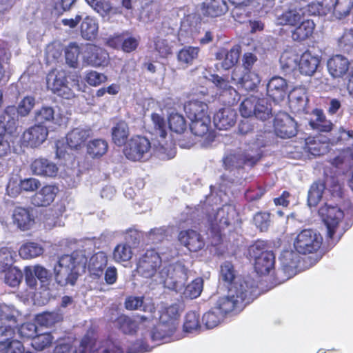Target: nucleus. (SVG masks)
<instances>
[{"label":"nucleus","mask_w":353,"mask_h":353,"mask_svg":"<svg viewBox=\"0 0 353 353\" xmlns=\"http://www.w3.org/2000/svg\"><path fill=\"white\" fill-rule=\"evenodd\" d=\"M161 259L154 250H149L139 259L138 272L145 278H150L158 284L175 292H180L188 279V268L180 262L163 266L159 271Z\"/></svg>","instance_id":"nucleus-1"},{"label":"nucleus","mask_w":353,"mask_h":353,"mask_svg":"<svg viewBox=\"0 0 353 353\" xmlns=\"http://www.w3.org/2000/svg\"><path fill=\"white\" fill-rule=\"evenodd\" d=\"M87 258L83 251L60 256L54 265L55 280L60 285H74L81 272L85 270Z\"/></svg>","instance_id":"nucleus-2"},{"label":"nucleus","mask_w":353,"mask_h":353,"mask_svg":"<svg viewBox=\"0 0 353 353\" xmlns=\"http://www.w3.org/2000/svg\"><path fill=\"white\" fill-rule=\"evenodd\" d=\"M252 293L250 285H243L236 283L230 287L228 294L220 297L214 306L225 316L231 312H239L252 301Z\"/></svg>","instance_id":"nucleus-3"},{"label":"nucleus","mask_w":353,"mask_h":353,"mask_svg":"<svg viewBox=\"0 0 353 353\" xmlns=\"http://www.w3.org/2000/svg\"><path fill=\"white\" fill-rule=\"evenodd\" d=\"M319 214L327 228V236L339 241L345 232L341 228L344 217L343 212L336 206L325 204L320 208Z\"/></svg>","instance_id":"nucleus-4"},{"label":"nucleus","mask_w":353,"mask_h":353,"mask_svg":"<svg viewBox=\"0 0 353 353\" xmlns=\"http://www.w3.org/2000/svg\"><path fill=\"white\" fill-rule=\"evenodd\" d=\"M323 243L320 233L310 229L301 231L294 239V247L300 254L314 253L319 250Z\"/></svg>","instance_id":"nucleus-5"},{"label":"nucleus","mask_w":353,"mask_h":353,"mask_svg":"<svg viewBox=\"0 0 353 353\" xmlns=\"http://www.w3.org/2000/svg\"><path fill=\"white\" fill-rule=\"evenodd\" d=\"M124 154L130 161H145L152 156L150 142L144 137H133L126 145Z\"/></svg>","instance_id":"nucleus-6"},{"label":"nucleus","mask_w":353,"mask_h":353,"mask_svg":"<svg viewBox=\"0 0 353 353\" xmlns=\"http://www.w3.org/2000/svg\"><path fill=\"white\" fill-rule=\"evenodd\" d=\"M48 88L54 94L64 99H70L74 93L67 81V73L64 70L50 73L47 77Z\"/></svg>","instance_id":"nucleus-7"},{"label":"nucleus","mask_w":353,"mask_h":353,"mask_svg":"<svg viewBox=\"0 0 353 353\" xmlns=\"http://www.w3.org/2000/svg\"><path fill=\"white\" fill-rule=\"evenodd\" d=\"M99 345L100 342L95 343L90 350L91 342L88 337H84L81 341L70 339H63L55 347L54 353H93Z\"/></svg>","instance_id":"nucleus-8"},{"label":"nucleus","mask_w":353,"mask_h":353,"mask_svg":"<svg viewBox=\"0 0 353 353\" xmlns=\"http://www.w3.org/2000/svg\"><path fill=\"white\" fill-rule=\"evenodd\" d=\"M201 24L192 20V17H188L183 19L181 24L179 35L180 37L192 38L197 39L201 45H206L211 42L213 39L212 34L209 30L204 31V35L199 37L201 34Z\"/></svg>","instance_id":"nucleus-9"},{"label":"nucleus","mask_w":353,"mask_h":353,"mask_svg":"<svg viewBox=\"0 0 353 353\" xmlns=\"http://www.w3.org/2000/svg\"><path fill=\"white\" fill-rule=\"evenodd\" d=\"M250 254L254 258V268L258 274H267L274 268V256L272 252L263 251L259 249L258 245H252Z\"/></svg>","instance_id":"nucleus-10"},{"label":"nucleus","mask_w":353,"mask_h":353,"mask_svg":"<svg viewBox=\"0 0 353 353\" xmlns=\"http://www.w3.org/2000/svg\"><path fill=\"white\" fill-rule=\"evenodd\" d=\"M274 129L278 137L288 139L296 134L297 124L289 114L281 112L276 114L274 119Z\"/></svg>","instance_id":"nucleus-11"},{"label":"nucleus","mask_w":353,"mask_h":353,"mask_svg":"<svg viewBox=\"0 0 353 353\" xmlns=\"http://www.w3.org/2000/svg\"><path fill=\"white\" fill-rule=\"evenodd\" d=\"M149 345L143 341H137L128 348L125 353H143L150 351ZM93 353H125L120 345L111 340L100 342V345Z\"/></svg>","instance_id":"nucleus-12"},{"label":"nucleus","mask_w":353,"mask_h":353,"mask_svg":"<svg viewBox=\"0 0 353 353\" xmlns=\"http://www.w3.org/2000/svg\"><path fill=\"white\" fill-rule=\"evenodd\" d=\"M234 212L233 207L224 205L217 210L213 217L211 215L208 216V221L210 227L211 233H214L219 239L221 236V230L230 225V213L233 214Z\"/></svg>","instance_id":"nucleus-13"},{"label":"nucleus","mask_w":353,"mask_h":353,"mask_svg":"<svg viewBox=\"0 0 353 353\" xmlns=\"http://www.w3.org/2000/svg\"><path fill=\"white\" fill-rule=\"evenodd\" d=\"M231 79L237 86L245 90H254L261 82V79L256 73L244 72L241 68H236L232 71Z\"/></svg>","instance_id":"nucleus-14"},{"label":"nucleus","mask_w":353,"mask_h":353,"mask_svg":"<svg viewBox=\"0 0 353 353\" xmlns=\"http://www.w3.org/2000/svg\"><path fill=\"white\" fill-rule=\"evenodd\" d=\"M83 61L88 65L99 68L107 66L109 63V54L103 48L92 44L86 46Z\"/></svg>","instance_id":"nucleus-15"},{"label":"nucleus","mask_w":353,"mask_h":353,"mask_svg":"<svg viewBox=\"0 0 353 353\" xmlns=\"http://www.w3.org/2000/svg\"><path fill=\"white\" fill-rule=\"evenodd\" d=\"M267 93L275 102L283 101L289 94L286 80L277 76L272 77L267 85Z\"/></svg>","instance_id":"nucleus-16"},{"label":"nucleus","mask_w":353,"mask_h":353,"mask_svg":"<svg viewBox=\"0 0 353 353\" xmlns=\"http://www.w3.org/2000/svg\"><path fill=\"white\" fill-rule=\"evenodd\" d=\"M91 136L92 130L90 128L82 126L75 128L68 133L66 136L67 144L70 149H81Z\"/></svg>","instance_id":"nucleus-17"},{"label":"nucleus","mask_w":353,"mask_h":353,"mask_svg":"<svg viewBox=\"0 0 353 353\" xmlns=\"http://www.w3.org/2000/svg\"><path fill=\"white\" fill-rule=\"evenodd\" d=\"M190 130L192 132L198 137H205L204 145H208L212 140L210 117H204L200 119H192Z\"/></svg>","instance_id":"nucleus-18"},{"label":"nucleus","mask_w":353,"mask_h":353,"mask_svg":"<svg viewBox=\"0 0 353 353\" xmlns=\"http://www.w3.org/2000/svg\"><path fill=\"white\" fill-rule=\"evenodd\" d=\"M48 131L42 125H35L23 134L22 139L28 145L33 148L41 145L47 138Z\"/></svg>","instance_id":"nucleus-19"},{"label":"nucleus","mask_w":353,"mask_h":353,"mask_svg":"<svg viewBox=\"0 0 353 353\" xmlns=\"http://www.w3.org/2000/svg\"><path fill=\"white\" fill-rule=\"evenodd\" d=\"M58 192L57 186L46 185L32 196L31 202L35 206H48L54 201Z\"/></svg>","instance_id":"nucleus-20"},{"label":"nucleus","mask_w":353,"mask_h":353,"mask_svg":"<svg viewBox=\"0 0 353 353\" xmlns=\"http://www.w3.org/2000/svg\"><path fill=\"white\" fill-rule=\"evenodd\" d=\"M178 238L181 243L192 252H197L204 246L203 238L195 230H188L181 231Z\"/></svg>","instance_id":"nucleus-21"},{"label":"nucleus","mask_w":353,"mask_h":353,"mask_svg":"<svg viewBox=\"0 0 353 353\" xmlns=\"http://www.w3.org/2000/svg\"><path fill=\"white\" fill-rule=\"evenodd\" d=\"M24 272L26 281L32 288L37 285V279L44 283L48 282L50 277L48 270L39 265L26 267Z\"/></svg>","instance_id":"nucleus-22"},{"label":"nucleus","mask_w":353,"mask_h":353,"mask_svg":"<svg viewBox=\"0 0 353 353\" xmlns=\"http://www.w3.org/2000/svg\"><path fill=\"white\" fill-rule=\"evenodd\" d=\"M320 62L321 59L318 55L306 51L300 57L298 70L303 75L312 76L316 71Z\"/></svg>","instance_id":"nucleus-23"},{"label":"nucleus","mask_w":353,"mask_h":353,"mask_svg":"<svg viewBox=\"0 0 353 353\" xmlns=\"http://www.w3.org/2000/svg\"><path fill=\"white\" fill-rule=\"evenodd\" d=\"M349 65L348 59L340 54L332 57L327 63L328 72L334 78L343 77L348 71Z\"/></svg>","instance_id":"nucleus-24"},{"label":"nucleus","mask_w":353,"mask_h":353,"mask_svg":"<svg viewBox=\"0 0 353 353\" xmlns=\"http://www.w3.org/2000/svg\"><path fill=\"white\" fill-rule=\"evenodd\" d=\"M180 314L179 306L177 304H172L165 307L161 311L159 316L160 323L169 327V333H174L176 329L177 319Z\"/></svg>","instance_id":"nucleus-25"},{"label":"nucleus","mask_w":353,"mask_h":353,"mask_svg":"<svg viewBox=\"0 0 353 353\" xmlns=\"http://www.w3.org/2000/svg\"><path fill=\"white\" fill-rule=\"evenodd\" d=\"M241 52L239 46H234L230 50L221 49L216 54V59L221 61V67L224 70L232 68L238 61Z\"/></svg>","instance_id":"nucleus-26"},{"label":"nucleus","mask_w":353,"mask_h":353,"mask_svg":"<svg viewBox=\"0 0 353 353\" xmlns=\"http://www.w3.org/2000/svg\"><path fill=\"white\" fill-rule=\"evenodd\" d=\"M30 168L33 174L42 176L53 177L58 172L56 164L43 158L35 159L32 163Z\"/></svg>","instance_id":"nucleus-27"},{"label":"nucleus","mask_w":353,"mask_h":353,"mask_svg":"<svg viewBox=\"0 0 353 353\" xmlns=\"http://www.w3.org/2000/svg\"><path fill=\"white\" fill-rule=\"evenodd\" d=\"M236 121V112L227 107L220 109L214 116V123L219 130H227L234 125Z\"/></svg>","instance_id":"nucleus-28"},{"label":"nucleus","mask_w":353,"mask_h":353,"mask_svg":"<svg viewBox=\"0 0 353 353\" xmlns=\"http://www.w3.org/2000/svg\"><path fill=\"white\" fill-rule=\"evenodd\" d=\"M154 318H156L155 315H150L149 316H141L137 319H132L126 316H121L117 319V323L123 332L131 334L136 332L141 324Z\"/></svg>","instance_id":"nucleus-29"},{"label":"nucleus","mask_w":353,"mask_h":353,"mask_svg":"<svg viewBox=\"0 0 353 353\" xmlns=\"http://www.w3.org/2000/svg\"><path fill=\"white\" fill-rule=\"evenodd\" d=\"M305 16V9L302 8H290L278 15L276 22L278 25L294 26L303 19Z\"/></svg>","instance_id":"nucleus-30"},{"label":"nucleus","mask_w":353,"mask_h":353,"mask_svg":"<svg viewBox=\"0 0 353 353\" xmlns=\"http://www.w3.org/2000/svg\"><path fill=\"white\" fill-rule=\"evenodd\" d=\"M220 280L227 285L228 289L236 283H241L243 285H249L243 279L236 276L233 265L228 261L221 265Z\"/></svg>","instance_id":"nucleus-31"},{"label":"nucleus","mask_w":353,"mask_h":353,"mask_svg":"<svg viewBox=\"0 0 353 353\" xmlns=\"http://www.w3.org/2000/svg\"><path fill=\"white\" fill-rule=\"evenodd\" d=\"M280 261L283 270L288 278L296 274V269L299 261V256L296 252L285 250L281 254Z\"/></svg>","instance_id":"nucleus-32"},{"label":"nucleus","mask_w":353,"mask_h":353,"mask_svg":"<svg viewBox=\"0 0 353 353\" xmlns=\"http://www.w3.org/2000/svg\"><path fill=\"white\" fill-rule=\"evenodd\" d=\"M168 126L163 114L154 112L150 116L148 131L157 137L165 139L168 133Z\"/></svg>","instance_id":"nucleus-33"},{"label":"nucleus","mask_w":353,"mask_h":353,"mask_svg":"<svg viewBox=\"0 0 353 353\" xmlns=\"http://www.w3.org/2000/svg\"><path fill=\"white\" fill-rule=\"evenodd\" d=\"M184 110L190 120L210 116L208 105L197 100H191L186 103L184 105Z\"/></svg>","instance_id":"nucleus-34"},{"label":"nucleus","mask_w":353,"mask_h":353,"mask_svg":"<svg viewBox=\"0 0 353 353\" xmlns=\"http://www.w3.org/2000/svg\"><path fill=\"white\" fill-rule=\"evenodd\" d=\"M125 307L128 310H141L145 312H149L150 315H154L155 307L154 303L150 301H144L142 296H130L126 298Z\"/></svg>","instance_id":"nucleus-35"},{"label":"nucleus","mask_w":353,"mask_h":353,"mask_svg":"<svg viewBox=\"0 0 353 353\" xmlns=\"http://www.w3.org/2000/svg\"><path fill=\"white\" fill-rule=\"evenodd\" d=\"M107 263L108 259L105 253L99 252L90 258L88 269L91 274L99 277L102 275Z\"/></svg>","instance_id":"nucleus-36"},{"label":"nucleus","mask_w":353,"mask_h":353,"mask_svg":"<svg viewBox=\"0 0 353 353\" xmlns=\"http://www.w3.org/2000/svg\"><path fill=\"white\" fill-rule=\"evenodd\" d=\"M13 223L21 230H27L33 224L34 219L29 211L23 208H16L12 214Z\"/></svg>","instance_id":"nucleus-37"},{"label":"nucleus","mask_w":353,"mask_h":353,"mask_svg":"<svg viewBox=\"0 0 353 353\" xmlns=\"http://www.w3.org/2000/svg\"><path fill=\"white\" fill-rule=\"evenodd\" d=\"M203 10L205 14L216 17L225 14L228 10V6L225 0H205Z\"/></svg>","instance_id":"nucleus-38"},{"label":"nucleus","mask_w":353,"mask_h":353,"mask_svg":"<svg viewBox=\"0 0 353 353\" xmlns=\"http://www.w3.org/2000/svg\"><path fill=\"white\" fill-rule=\"evenodd\" d=\"M199 52L198 47L185 46L178 52L177 60L181 65L188 67L197 59Z\"/></svg>","instance_id":"nucleus-39"},{"label":"nucleus","mask_w":353,"mask_h":353,"mask_svg":"<svg viewBox=\"0 0 353 353\" xmlns=\"http://www.w3.org/2000/svg\"><path fill=\"white\" fill-rule=\"evenodd\" d=\"M130 135L128 124L125 121H119L112 128V139L118 146L123 145Z\"/></svg>","instance_id":"nucleus-40"},{"label":"nucleus","mask_w":353,"mask_h":353,"mask_svg":"<svg viewBox=\"0 0 353 353\" xmlns=\"http://www.w3.org/2000/svg\"><path fill=\"white\" fill-rule=\"evenodd\" d=\"M211 81L219 91L220 94H228L234 101L238 99L237 92L226 79L217 74H213Z\"/></svg>","instance_id":"nucleus-41"},{"label":"nucleus","mask_w":353,"mask_h":353,"mask_svg":"<svg viewBox=\"0 0 353 353\" xmlns=\"http://www.w3.org/2000/svg\"><path fill=\"white\" fill-rule=\"evenodd\" d=\"M304 150L313 156H320L327 153L329 147L326 142L321 141L319 137L309 138L306 140Z\"/></svg>","instance_id":"nucleus-42"},{"label":"nucleus","mask_w":353,"mask_h":353,"mask_svg":"<svg viewBox=\"0 0 353 353\" xmlns=\"http://www.w3.org/2000/svg\"><path fill=\"white\" fill-rule=\"evenodd\" d=\"M169 128L174 132L181 134L187 128V123L183 114L170 110L168 114Z\"/></svg>","instance_id":"nucleus-43"},{"label":"nucleus","mask_w":353,"mask_h":353,"mask_svg":"<svg viewBox=\"0 0 353 353\" xmlns=\"http://www.w3.org/2000/svg\"><path fill=\"white\" fill-rule=\"evenodd\" d=\"M133 256V251L131 245L128 242H123L118 244L112 252L113 260L117 263L129 261Z\"/></svg>","instance_id":"nucleus-44"},{"label":"nucleus","mask_w":353,"mask_h":353,"mask_svg":"<svg viewBox=\"0 0 353 353\" xmlns=\"http://www.w3.org/2000/svg\"><path fill=\"white\" fill-rule=\"evenodd\" d=\"M314 26L315 25L312 21L303 20L292 32V39L299 41L305 40L312 34Z\"/></svg>","instance_id":"nucleus-45"},{"label":"nucleus","mask_w":353,"mask_h":353,"mask_svg":"<svg viewBox=\"0 0 353 353\" xmlns=\"http://www.w3.org/2000/svg\"><path fill=\"white\" fill-rule=\"evenodd\" d=\"M225 317V316L214 306L203 314L202 322L207 329H212L218 326L223 321Z\"/></svg>","instance_id":"nucleus-46"},{"label":"nucleus","mask_w":353,"mask_h":353,"mask_svg":"<svg viewBox=\"0 0 353 353\" xmlns=\"http://www.w3.org/2000/svg\"><path fill=\"white\" fill-rule=\"evenodd\" d=\"M43 251V248L39 243L27 242L21 246L19 254L23 259H28L41 255Z\"/></svg>","instance_id":"nucleus-47"},{"label":"nucleus","mask_w":353,"mask_h":353,"mask_svg":"<svg viewBox=\"0 0 353 353\" xmlns=\"http://www.w3.org/2000/svg\"><path fill=\"white\" fill-rule=\"evenodd\" d=\"M185 285V284L183 285ZM203 288V281L201 278H196L189 283L185 288L183 286V289L178 293H181L185 298L188 299H196L200 296Z\"/></svg>","instance_id":"nucleus-48"},{"label":"nucleus","mask_w":353,"mask_h":353,"mask_svg":"<svg viewBox=\"0 0 353 353\" xmlns=\"http://www.w3.org/2000/svg\"><path fill=\"white\" fill-rule=\"evenodd\" d=\"M108 148L106 141L97 139L90 141L87 145V152L92 158H99L104 155Z\"/></svg>","instance_id":"nucleus-49"},{"label":"nucleus","mask_w":353,"mask_h":353,"mask_svg":"<svg viewBox=\"0 0 353 353\" xmlns=\"http://www.w3.org/2000/svg\"><path fill=\"white\" fill-rule=\"evenodd\" d=\"M353 7V0H335L332 4V14L339 19L348 16Z\"/></svg>","instance_id":"nucleus-50"},{"label":"nucleus","mask_w":353,"mask_h":353,"mask_svg":"<svg viewBox=\"0 0 353 353\" xmlns=\"http://www.w3.org/2000/svg\"><path fill=\"white\" fill-rule=\"evenodd\" d=\"M254 115L256 119L263 121L271 118L272 107L265 99L256 98Z\"/></svg>","instance_id":"nucleus-51"},{"label":"nucleus","mask_w":353,"mask_h":353,"mask_svg":"<svg viewBox=\"0 0 353 353\" xmlns=\"http://www.w3.org/2000/svg\"><path fill=\"white\" fill-rule=\"evenodd\" d=\"M315 119L310 121V125L314 129L321 132H330L332 129V123L326 120L323 112L320 110H315L313 112Z\"/></svg>","instance_id":"nucleus-52"},{"label":"nucleus","mask_w":353,"mask_h":353,"mask_svg":"<svg viewBox=\"0 0 353 353\" xmlns=\"http://www.w3.org/2000/svg\"><path fill=\"white\" fill-rule=\"evenodd\" d=\"M62 314L58 312H45L36 316L37 323L46 327H50L62 320Z\"/></svg>","instance_id":"nucleus-53"},{"label":"nucleus","mask_w":353,"mask_h":353,"mask_svg":"<svg viewBox=\"0 0 353 353\" xmlns=\"http://www.w3.org/2000/svg\"><path fill=\"white\" fill-rule=\"evenodd\" d=\"M98 32V24L95 20L89 17H85L81 25V33L82 37L87 39H94Z\"/></svg>","instance_id":"nucleus-54"},{"label":"nucleus","mask_w":353,"mask_h":353,"mask_svg":"<svg viewBox=\"0 0 353 353\" xmlns=\"http://www.w3.org/2000/svg\"><path fill=\"white\" fill-rule=\"evenodd\" d=\"M201 329L199 323V315L195 312L186 314L183 323V331L187 333H197Z\"/></svg>","instance_id":"nucleus-55"},{"label":"nucleus","mask_w":353,"mask_h":353,"mask_svg":"<svg viewBox=\"0 0 353 353\" xmlns=\"http://www.w3.org/2000/svg\"><path fill=\"white\" fill-rule=\"evenodd\" d=\"M300 57L290 51H285L281 56L280 63L285 71H293L299 67Z\"/></svg>","instance_id":"nucleus-56"},{"label":"nucleus","mask_w":353,"mask_h":353,"mask_svg":"<svg viewBox=\"0 0 353 353\" xmlns=\"http://www.w3.org/2000/svg\"><path fill=\"white\" fill-rule=\"evenodd\" d=\"M332 163L336 168L345 169L353 165V150L347 149L335 157Z\"/></svg>","instance_id":"nucleus-57"},{"label":"nucleus","mask_w":353,"mask_h":353,"mask_svg":"<svg viewBox=\"0 0 353 353\" xmlns=\"http://www.w3.org/2000/svg\"><path fill=\"white\" fill-rule=\"evenodd\" d=\"M325 190V185L321 182L314 183L308 192L307 202L310 206H316L321 201L323 192Z\"/></svg>","instance_id":"nucleus-58"},{"label":"nucleus","mask_w":353,"mask_h":353,"mask_svg":"<svg viewBox=\"0 0 353 353\" xmlns=\"http://www.w3.org/2000/svg\"><path fill=\"white\" fill-rule=\"evenodd\" d=\"M54 338L50 332H46L41 334L36 335L32 339L31 345L33 348L37 350L41 351L46 348L49 347Z\"/></svg>","instance_id":"nucleus-59"},{"label":"nucleus","mask_w":353,"mask_h":353,"mask_svg":"<svg viewBox=\"0 0 353 353\" xmlns=\"http://www.w3.org/2000/svg\"><path fill=\"white\" fill-rule=\"evenodd\" d=\"M169 327L161 323L152 331L151 334L152 340L157 344L168 343L173 333H169Z\"/></svg>","instance_id":"nucleus-60"},{"label":"nucleus","mask_w":353,"mask_h":353,"mask_svg":"<svg viewBox=\"0 0 353 353\" xmlns=\"http://www.w3.org/2000/svg\"><path fill=\"white\" fill-rule=\"evenodd\" d=\"M80 52V47L76 43H71L65 48V61L70 67H77Z\"/></svg>","instance_id":"nucleus-61"},{"label":"nucleus","mask_w":353,"mask_h":353,"mask_svg":"<svg viewBox=\"0 0 353 353\" xmlns=\"http://www.w3.org/2000/svg\"><path fill=\"white\" fill-rule=\"evenodd\" d=\"M54 117V109L49 106H43L34 113V120L39 125L52 121Z\"/></svg>","instance_id":"nucleus-62"},{"label":"nucleus","mask_w":353,"mask_h":353,"mask_svg":"<svg viewBox=\"0 0 353 353\" xmlns=\"http://www.w3.org/2000/svg\"><path fill=\"white\" fill-rule=\"evenodd\" d=\"M5 274V282L11 287H17L20 283L23 274L20 270L16 267H10Z\"/></svg>","instance_id":"nucleus-63"},{"label":"nucleus","mask_w":353,"mask_h":353,"mask_svg":"<svg viewBox=\"0 0 353 353\" xmlns=\"http://www.w3.org/2000/svg\"><path fill=\"white\" fill-rule=\"evenodd\" d=\"M14 252L8 248L0 250V272H6L14 262Z\"/></svg>","instance_id":"nucleus-64"}]
</instances>
